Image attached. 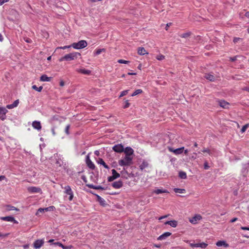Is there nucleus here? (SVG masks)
<instances>
[{
	"label": "nucleus",
	"instance_id": "f257e3e1",
	"mask_svg": "<svg viewBox=\"0 0 249 249\" xmlns=\"http://www.w3.org/2000/svg\"><path fill=\"white\" fill-rule=\"evenodd\" d=\"M81 56V54L77 52H72L65 55L64 56L59 59V61H71L76 59L78 57Z\"/></svg>",
	"mask_w": 249,
	"mask_h": 249
},
{
	"label": "nucleus",
	"instance_id": "f03ea898",
	"mask_svg": "<svg viewBox=\"0 0 249 249\" xmlns=\"http://www.w3.org/2000/svg\"><path fill=\"white\" fill-rule=\"evenodd\" d=\"M133 157L128 156H125L124 158L119 160V164L120 166H129L132 163Z\"/></svg>",
	"mask_w": 249,
	"mask_h": 249
},
{
	"label": "nucleus",
	"instance_id": "7ed1b4c3",
	"mask_svg": "<svg viewBox=\"0 0 249 249\" xmlns=\"http://www.w3.org/2000/svg\"><path fill=\"white\" fill-rule=\"evenodd\" d=\"M88 45L86 41L82 40L78 42H74L71 44V46L75 49H81L85 48Z\"/></svg>",
	"mask_w": 249,
	"mask_h": 249
},
{
	"label": "nucleus",
	"instance_id": "20e7f679",
	"mask_svg": "<svg viewBox=\"0 0 249 249\" xmlns=\"http://www.w3.org/2000/svg\"><path fill=\"white\" fill-rule=\"evenodd\" d=\"M64 189H65L64 193L70 196L69 198V200L71 201L73 197V195L71 187L67 185L66 186Z\"/></svg>",
	"mask_w": 249,
	"mask_h": 249
},
{
	"label": "nucleus",
	"instance_id": "39448f33",
	"mask_svg": "<svg viewBox=\"0 0 249 249\" xmlns=\"http://www.w3.org/2000/svg\"><path fill=\"white\" fill-rule=\"evenodd\" d=\"M184 148V147H182L180 148L174 149L173 148L171 147H168V150L171 152H173L175 155H179L182 153L183 152Z\"/></svg>",
	"mask_w": 249,
	"mask_h": 249
},
{
	"label": "nucleus",
	"instance_id": "423d86ee",
	"mask_svg": "<svg viewBox=\"0 0 249 249\" xmlns=\"http://www.w3.org/2000/svg\"><path fill=\"white\" fill-rule=\"evenodd\" d=\"M27 191L31 193H41V189L39 187L31 186L27 188Z\"/></svg>",
	"mask_w": 249,
	"mask_h": 249
},
{
	"label": "nucleus",
	"instance_id": "0eeeda50",
	"mask_svg": "<svg viewBox=\"0 0 249 249\" xmlns=\"http://www.w3.org/2000/svg\"><path fill=\"white\" fill-rule=\"evenodd\" d=\"M202 219V216L200 214H196L194 217L190 218L189 221L193 224H196L197 223L198 221Z\"/></svg>",
	"mask_w": 249,
	"mask_h": 249
},
{
	"label": "nucleus",
	"instance_id": "6e6552de",
	"mask_svg": "<svg viewBox=\"0 0 249 249\" xmlns=\"http://www.w3.org/2000/svg\"><path fill=\"white\" fill-rule=\"evenodd\" d=\"M7 110L4 107H0V118L2 120H4L6 118V114L7 112Z\"/></svg>",
	"mask_w": 249,
	"mask_h": 249
},
{
	"label": "nucleus",
	"instance_id": "1a4fd4ad",
	"mask_svg": "<svg viewBox=\"0 0 249 249\" xmlns=\"http://www.w3.org/2000/svg\"><path fill=\"white\" fill-rule=\"evenodd\" d=\"M86 164L88 167L92 170H93L95 168V166L94 164L92 162V161L90 160L89 155H87L86 157Z\"/></svg>",
	"mask_w": 249,
	"mask_h": 249
},
{
	"label": "nucleus",
	"instance_id": "9d476101",
	"mask_svg": "<svg viewBox=\"0 0 249 249\" xmlns=\"http://www.w3.org/2000/svg\"><path fill=\"white\" fill-rule=\"evenodd\" d=\"M112 149L116 152L121 153L124 151V148L123 145L121 144L115 145L113 147Z\"/></svg>",
	"mask_w": 249,
	"mask_h": 249
},
{
	"label": "nucleus",
	"instance_id": "9b49d317",
	"mask_svg": "<svg viewBox=\"0 0 249 249\" xmlns=\"http://www.w3.org/2000/svg\"><path fill=\"white\" fill-rule=\"evenodd\" d=\"M44 244V241L42 239L37 240L34 243V247L35 249H39Z\"/></svg>",
	"mask_w": 249,
	"mask_h": 249
},
{
	"label": "nucleus",
	"instance_id": "f8f14e48",
	"mask_svg": "<svg viewBox=\"0 0 249 249\" xmlns=\"http://www.w3.org/2000/svg\"><path fill=\"white\" fill-rule=\"evenodd\" d=\"M123 152L125 153V156L132 157L131 156L133 154L134 150L130 147H126L124 149Z\"/></svg>",
	"mask_w": 249,
	"mask_h": 249
},
{
	"label": "nucleus",
	"instance_id": "ddd939ff",
	"mask_svg": "<svg viewBox=\"0 0 249 249\" xmlns=\"http://www.w3.org/2000/svg\"><path fill=\"white\" fill-rule=\"evenodd\" d=\"M0 219L3 221H9V222H13L14 223L17 224L18 222L17 220H16L14 217L11 216L1 217Z\"/></svg>",
	"mask_w": 249,
	"mask_h": 249
},
{
	"label": "nucleus",
	"instance_id": "4468645a",
	"mask_svg": "<svg viewBox=\"0 0 249 249\" xmlns=\"http://www.w3.org/2000/svg\"><path fill=\"white\" fill-rule=\"evenodd\" d=\"M112 186L115 189H119L123 186V182L121 180L112 183Z\"/></svg>",
	"mask_w": 249,
	"mask_h": 249
},
{
	"label": "nucleus",
	"instance_id": "2eb2a0df",
	"mask_svg": "<svg viewBox=\"0 0 249 249\" xmlns=\"http://www.w3.org/2000/svg\"><path fill=\"white\" fill-rule=\"evenodd\" d=\"M32 126L35 129H36L38 130H40L41 129V124L39 121H34L32 123Z\"/></svg>",
	"mask_w": 249,
	"mask_h": 249
},
{
	"label": "nucleus",
	"instance_id": "dca6fc26",
	"mask_svg": "<svg viewBox=\"0 0 249 249\" xmlns=\"http://www.w3.org/2000/svg\"><path fill=\"white\" fill-rule=\"evenodd\" d=\"M171 235V233L170 232H165L160 236H159L157 238L158 240H163L166 239L167 237L170 236Z\"/></svg>",
	"mask_w": 249,
	"mask_h": 249
},
{
	"label": "nucleus",
	"instance_id": "f3484780",
	"mask_svg": "<svg viewBox=\"0 0 249 249\" xmlns=\"http://www.w3.org/2000/svg\"><path fill=\"white\" fill-rule=\"evenodd\" d=\"M218 104L221 107L224 108H227L229 103L224 100H220L218 101Z\"/></svg>",
	"mask_w": 249,
	"mask_h": 249
},
{
	"label": "nucleus",
	"instance_id": "a211bd4d",
	"mask_svg": "<svg viewBox=\"0 0 249 249\" xmlns=\"http://www.w3.org/2000/svg\"><path fill=\"white\" fill-rule=\"evenodd\" d=\"M76 71L82 73L83 74L89 75L91 73V71L89 70H86L85 69H77Z\"/></svg>",
	"mask_w": 249,
	"mask_h": 249
},
{
	"label": "nucleus",
	"instance_id": "6ab92c4d",
	"mask_svg": "<svg viewBox=\"0 0 249 249\" xmlns=\"http://www.w3.org/2000/svg\"><path fill=\"white\" fill-rule=\"evenodd\" d=\"M54 244L61 247L63 249H71L73 247L72 246H71V245L65 246L59 242H55L54 243Z\"/></svg>",
	"mask_w": 249,
	"mask_h": 249
},
{
	"label": "nucleus",
	"instance_id": "aec40b11",
	"mask_svg": "<svg viewBox=\"0 0 249 249\" xmlns=\"http://www.w3.org/2000/svg\"><path fill=\"white\" fill-rule=\"evenodd\" d=\"M165 225H169L173 228H175L178 225V222L176 220L168 221L165 222Z\"/></svg>",
	"mask_w": 249,
	"mask_h": 249
},
{
	"label": "nucleus",
	"instance_id": "412c9836",
	"mask_svg": "<svg viewBox=\"0 0 249 249\" xmlns=\"http://www.w3.org/2000/svg\"><path fill=\"white\" fill-rule=\"evenodd\" d=\"M216 245L218 247L224 246L225 248L229 247V245L224 241H218L216 243Z\"/></svg>",
	"mask_w": 249,
	"mask_h": 249
},
{
	"label": "nucleus",
	"instance_id": "4be33fe9",
	"mask_svg": "<svg viewBox=\"0 0 249 249\" xmlns=\"http://www.w3.org/2000/svg\"><path fill=\"white\" fill-rule=\"evenodd\" d=\"M204 77L211 81H214L215 80V77L214 75L211 73H206L205 74Z\"/></svg>",
	"mask_w": 249,
	"mask_h": 249
},
{
	"label": "nucleus",
	"instance_id": "5701e85b",
	"mask_svg": "<svg viewBox=\"0 0 249 249\" xmlns=\"http://www.w3.org/2000/svg\"><path fill=\"white\" fill-rule=\"evenodd\" d=\"M202 152L203 153H208L210 156H212L213 155V152H214V149H213L212 150H210L208 148H203L202 150Z\"/></svg>",
	"mask_w": 249,
	"mask_h": 249
},
{
	"label": "nucleus",
	"instance_id": "b1692460",
	"mask_svg": "<svg viewBox=\"0 0 249 249\" xmlns=\"http://www.w3.org/2000/svg\"><path fill=\"white\" fill-rule=\"evenodd\" d=\"M97 201L99 202L101 205L105 206L106 205V201L104 198L100 196L97 195Z\"/></svg>",
	"mask_w": 249,
	"mask_h": 249
},
{
	"label": "nucleus",
	"instance_id": "393cba45",
	"mask_svg": "<svg viewBox=\"0 0 249 249\" xmlns=\"http://www.w3.org/2000/svg\"><path fill=\"white\" fill-rule=\"evenodd\" d=\"M148 163L146 161H143L142 164H141L139 166V168L141 171H142L145 168H147L148 166Z\"/></svg>",
	"mask_w": 249,
	"mask_h": 249
},
{
	"label": "nucleus",
	"instance_id": "a878e982",
	"mask_svg": "<svg viewBox=\"0 0 249 249\" xmlns=\"http://www.w3.org/2000/svg\"><path fill=\"white\" fill-rule=\"evenodd\" d=\"M97 162L98 164L102 165L105 168L107 169L109 168V166L106 163V162L102 159L99 158Z\"/></svg>",
	"mask_w": 249,
	"mask_h": 249
},
{
	"label": "nucleus",
	"instance_id": "bb28decb",
	"mask_svg": "<svg viewBox=\"0 0 249 249\" xmlns=\"http://www.w3.org/2000/svg\"><path fill=\"white\" fill-rule=\"evenodd\" d=\"M106 49H104V48L99 49L95 50L94 51L93 53L95 55H99L100 54H101L102 53L106 52Z\"/></svg>",
	"mask_w": 249,
	"mask_h": 249
},
{
	"label": "nucleus",
	"instance_id": "cd10ccee",
	"mask_svg": "<svg viewBox=\"0 0 249 249\" xmlns=\"http://www.w3.org/2000/svg\"><path fill=\"white\" fill-rule=\"evenodd\" d=\"M138 53L140 55H144L146 53H146V51L145 50V49L143 47H139L138 48Z\"/></svg>",
	"mask_w": 249,
	"mask_h": 249
},
{
	"label": "nucleus",
	"instance_id": "c85d7f7f",
	"mask_svg": "<svg viewBox=\"0 0 249 249\" xmlns=\"http://www.w3.org/2000/svg\"><path fill=\"white\" fill-rule=\"evenodd\" d=\"M55 165L56 167H61L63 164V161L60 158L56 159Z\"/></svg>",
	"mask_w": 249,
	"mask_h": 249
},
{
	"label": "nucleus",
	"instance_id": "c756f323",
	"mask_svg": "<svg viewBox=\"0 0 249 249\" xmlns=\"http://www.w3.org/2000/svg\"><path fill=\"white\" fill-rule=\"evenodd\" d=\"M51 79V77H48L47 75L44 74L40 77V81H50Z\"/></svg>",
	"mask_w": 249,
	"mask_h": 249
},
{
	"label": "nucleus",
	"instance_id": "7c9ffc66",
	"mask_svg": "<svg viewBox=\"0 0 249 249\" xmlns=\"http://www.w3.org/2000/svg\"><path fill=\"white\" fill-rule=\"evenodd\" d=\"M153 193L157 195H159L161 193H168V192L166 190H162V189H158L154 190L153 191Z\"/></svg>",
	"mask_w": 249,
	"mask_h": 249
},
{
	"label": "nucleus",
	"instance_id": "2f4dec72",
	"mask_svg": "<svg viewBox=\"0 0 249 249\" xmlns=\"http://www.w3.org/2000/svg\"><path fill=\"white\" fill-rule=\"evenodd\" d=\"M174 191L176 193H179V194H183L186 193V190L184 189H179V188H175L174 189Z\"/></svg>",
	"mask_w": 249,
	"mask_h": 249
},
{
	"label": "nucleus",
	"instance_id": "473e14b6",
	"mask_svg": "<svg viewBox=\"0 0 249 249\" xmlns=\"http://www.w3.org/2000/svg\"><path fill=\"white\" fill-rule=\"evenodd\" d=\"M87 186H88L89 188H91V189H96V190H100V189L103 190V188L102 187H101V186H95L92 184H87Z\"/></svg>",
	"mask_w": 249,
	"mask_h": 249
},
{
	"label": "nucleus",
	"instance_id": "72a5a7b5",
	"mask_svg": "<svg viewBox=\"0 0 249 249\" xmlns=\"http://www.w3.org/2000/svg\"><path fill=\"white\" fill-rule=\"evenodd\" d=\"M111 171L112 174V176L114 178L116 179L120 177V174L115 169H112Z\"/></svg>",
	"mask_w": 249,
	"mask_h": 249
},
{
	"label": "nucleus",
	"instance_id": "f704fd0d",
	"mask_svg": "<svg viewBox=\"0 0 249 249\" xmlns=\"http://www.w3.org/2000/svg\"><path fill=\"white\" fill-rule=\"evenodd\" d=\"M208 246V244L202 242L201 243H196V248H201L202 249H205Z\"/></svg>",
	"mask_w": 249,
	"mask_h": 249
},
{
	"label": "nucleus",
	"instance_id": "c9c22d12",
	"mask_svg": "<svg viewBox=\"0 0 249 249\" xmlns=\"http://www.w3.org/2000/svg\"><path fill=\"white\" fill-rule=\"evenodd\" d=\"M179 177L182 179H185L187 178L186 173L183 171H180L179 173Z\"/></svg>",
	"mask_w": 249,
	"mask_h": 249
},
{
	"label": "nucleus",
	"instance_id": "e433bc0d",
	"mask_svg": "<svg viewBox=\"0 0 249 249\" xmlns=\"http://www.w3.org/2000/svg\"><path fill=\"white\" fill-rule=\"evenodd\" d=\"M142 92V90L141 89H138L136 90L131 95L132 96H135L137 95L141 94Z\"/></svg>",
	"mask_w": 249,
	"mask_h": 249
},
{
	"label": "nucleus",
	"instance_id": "4c0bfd02",
	"mask_svg": "<svg viewBox=\"0 0 249 249\" xmlns=\"http://www.w3.org/2000/svg\"><path fill=\"white\" fill-rule=\"evenodd\" d=\"M191 35V32H187V33H183L181 35H180V36L182 38H188V37H189Z\"/></svg>",
	"mask_w": 249,
	"mask_h": 249
},
{
	"label": "nucleus",
	"instance_id": "58836bf2",
	"mask_svg": "<svg viewBox=\"0 0 249 249\" xmlns=\"http://www.w3.org/2000/svg\"><path fill=\"white\" fill-rule=\"evenodd\" d=\"M44 212H48V211H53L55 210V207L53 206H49L48 207L44 208Z\"/></svg>",
	"mask_w": 249,
	"mask_h": 249
},
{
	"label": "nucleus",
	"instance_id": "ea45409f",
	"mask_svg": "<svg viewBox=\"0 0 249 249\" xmlns=\"http://www.w3.org/2000/svg\"><path fill=\"white\" fill-rule=\"evenodd\" d=\"M32 88H33V89H35V90H36V91H37L38 92H40L42 90V89H43L42 86H40V87L38 88V87H36V85H33L32 86Z\"/></svg>",
	"mask_w": 249,
	"mask_h": 249
},
{
	"label": "nucleus",
	"instance_id": "a19ab883",
	"mask_svg": "<svg viewBox=\"0 0 249 249\" xmlns=\"http://www.w3.org/2000/svg\"><path fill=\"white\" fill-rule=\"evenodd\" d=\"M249 124H248L244 125L242 127V129H241V132L242 133L245 132L246 131V130L247 129V128L249 127Z\"/></svg>",
	"mask_w": 249,
	"mask_h": 249
},
{
	"label": "nucleus",
	"instance_id": "79ce46f5",
	"mask_svg": "<svg viewBox=\"0 0 249 249\" xmlns=\"http://www.w3.org/2000/svg\"><path fill=\"white\" fill-rule=\"evenodd\" d=\"M129 90H125L121 92L119 97L121 98L124 96L126 95L128 92Z\"/></svg>",
	"mask_w": 249,
	"mask_h": 249
},
{
	"label": "nucleus",
	"instance_id": "37998d69",
	"mask_svg": "<svg viewBox=\"0 0 249 249\" xmlns=\"http://www.w3.org/2000/svg\"><path fill=\"white\" fill-rule=\"evenodd\" d=\"M7 210L8 211H12V210H18V209L15 208V207L14 206H10V205H7Z\"/></svg>",
	"mask_w": 249,
	"mask_h": 249
},
{
	"label": "nucleus",
	"instance_id": "c03bdc74",
	"mask_svg": "<svg viewBox=\"0 0 249 249\" xmlns=\"http://www.w3.org/2000/svg\"><path fill=\"white\" fill-rule=\"evenodd\" d=\"M156 58L159 60H162L165 58V56L162 54H159L156 56Z\"/></svg>",
	"mask_w": 249,
	"mask_h": 249
},
{
	"label": "nucleus",
	"instance_id": "a18cd8bd",
	"mask_svg": "<svg viewBox=\"0 0 249 249\" xmlns=\"http://www.w3.org/2000/svg\"><path fill=\"white\" fill-rule=\"evenodd\" d=\"M118 62L120 64H128L129 61L124 59H119Z\"/></svg>",
	"mask_w": 249,
	"mask_h": 249
},
{
	"label": "nucleus",
	"instance_id": "49530a36",
	"mask_svg": "<svg viewBox=\"0 0 249 249\" xmlns=\"http://www.w3.org/2000/svg\"><path fill=\"white\" fill-rule=\"evenodd\" d=\"M242 39L241 38H240V37H234L233 38V42L234 43H236L238 42L239 41H242Z\"/></svg>",
	"mask_w": 249,
	"mask_h": 249
},
{
	"label": "nucleus",
	"instance_id": "de8ad7c7",
	"mask_svg": "<svg viewBox=\"0 0 249 249\" xmlns=\"http://www.w3.org/2000/svg\"><path fill=\"white\" fill-rule=\"evenodd\" d=\"M125 104L123 107L124 108H128L130 106V103L128 102V100H126L124 102Z\"/></svg>",
	"mask_w": 249,
	"mask_h": 249
},
{
	"label": "nucleus",
	"instance_id": "09e8293b",
	"mask_svg": "<svg viewBox=\"0 0 249 249\" xmlns=\"http://www.w3.org/2000/svg\"><path fill=\"white\" fill-rule=\"evenodd\" d=\"M71 47H72L71 45H69V46H63V47H57L56 48V49H61L64 50V49H66L70 48Z\"/></svg>",
	"mask_w": 249,
	"mask_h": 249
},
{
	"label": "nucleus",
	"instance_id": "8fccbe9b",
	"mask_svg": "<svg viewBox=\"0 0 249 249\" xmlns=\"http://www.w3.org/2000/svg\"><path fill=\"white\" fill-rule=\"evenodd\" d=\"M70 125L69 124L67 125L66 126L65 131V133H66L67 135H69V129H70Z\"/></svg>",
	"mask_w": 249,
	"mask_h": 249
},
{
	"label": "nucleus",
	"instance_id": "3c124183",
	"mask_svg": "<svg viewBox=\"0 0 249 249\" xmlns=\"http://www.w3.org/2000/svg\"><path fill=\"white\" fill-rule=\"evenodd\" d=\"M19 103V100H16V101H14V102L12 104L13 105H14V106L15 107H17Z\"/></svg>",
	"mask_w": 249,
	"mask_h": 249
},
{
	"label": "nucleus",
	"instance_id": "603ef678",
	"mask_svg": "<svg viewBox=\"0 0 249 249\" xmlns=\"http://www.w3.org/2000/svg\"><path fill=\"white\" fill-rule=\"evenodd\" d=\"M44 212V209L40 208L38 209L37 212L36 213V215H37L38 214V213H43Z\"/></svg>",
	"mask_w": 249,
	"mask_h": 249
},
{
	"label": "nucleus",
	"instance_id": "864d4df0",
	"mask_svg": "<svg viewBox=\"0 0 249 249\" xmlns=\"http://www.w3.org/2000/svg\"><path fill=\"white\" fill-rule=\"evenodd\" d=\"M204 169H206V170H207V169H208L209 168V167H209V165H208V162H205L204 163Z\"/></svg>",
	"mask_w": 249,
	"mask_h": 249
},
{
	"label": "nucleus",
	"instance_id": "5fc2aeb1",
	"mask_svg": "<svg viewBox=\"0 0 249 249\" xmlns=\"http://www.w3.org/2000/svg\"><path fill=\"white\" fill-rule=\"evenodd\" d=\"M6 107L7 108H8V109H12V108H14L15 107L14 106V105H13L12 104H10V105H7Z\"/></svg>",
	"mask_w": 249,
	"mask_h": 249
},
{
	"label": "nucleus",
	"instance_id": "6e6d98bb",
	"mask_svg": "<svg viewBox=\"0 0 249 249\" xmlns=\"http://www.w3.org/2000/svg\"><path fill=\"white\" fill-rule=\"evenodd\" d=\"M238 57V56H235L234 57H230V60L231 61H235L236 59H237V57Z\"/></svg>",
	"mask_w": 249,
	"mask_h": 249
},
{
	"label": "nucleus",
	"instance_id": "4d7b16f0",
	"mask_svg": "<svg viewBox=\"0 0 249 249\" xmlns=\"http://www.w3.org/2000/svg\"><path fill=\"white\" fill-rule=\"evenodd\" d=\"M9 0H0V5H2L5 2L9 1Z\"/></svg>",
	"mask_w": 249,
	"mask_h": 249
},
{
	"label": "nucleus",
	"instance_id": "13d9d810",
	"mask_svg": "<svg viewBox=\"0 0 249 249\" xmlns=\"http://www.w3.org/2000/svg\"><path fill=\"white\" fill-rule=\"evenodd\" d=\"M114 179H115V178H113V177H112V176H110V177H109L108 178V181H113V180H114Z\"/></svg>",
	"mask_w": 249,
	"mask_h": 249
},
{
	"label": "nucleus",
	"instance_id": "bf43d9fd",
	"mask_svg": "<svg viewBox=\"0 0 249 249\" xmlns=\"http://www.w3.org/2000/svg\"><path fill=\"white\" fill-rule=\"evenodd\" d=\"M190 246L192 247V248H196V244H195V243H190Z\"/></svg>",
	"mask_w": 249,
	"mask_h": 249
},
{
	"label": "nucleus",
	"instance_id": "052dcab7",
	"mask_svg": "<svg viewBox=\"0 0 249 249\" xmlns=\"http://www.w3.org/2000/svg\"><path fill=\"white\" fill-rule=\"evenodd\" d=\"M241 229L243 230H247V231H249V227H241Z\"/></svg>",
	"mask_w": 249,
	"mask_h": 249
},
{
	"label": "nucleus",
	"instance_id": "680f3d73",
	"mask_svg": "<svg viewBox=\"0 0 249 249\" xmlns=\"http://www.w3.org/2000/svg\"><path fill=\"white\" fill-rule=\"evenodd\" d=\"M236 220H237V218H232L231 220V223H233L234 222H235Z\"/></svg>",
	"mask_w": 249,
	"mask_h": 249
},
{
	"label": "nucleus",
	"instance_id": "e2e57ef3",
	"mask_svg": "<svg viewBox=\"0 0 249 249\" xmlns=\"http://www.w3.org/2000/svg\"><path fill=\"white\" fill-rule=\"evenodd\" d=\"M26 42L28 43H31L32 40L30 38H27L25 40Z\"/></svg>",
	"mask_w": 249,
	"mask_h": 249
},
{
	"label": "nucleus",
	"instance_id": "0e129e2a",
	"mask_svg": "<svg viewBox=\"0 0 249 249\" xmlns=\"http://www.w3.org/2000/svg\"><path fill=\"white\" fill-rule=\"evenodd\" d=\"M23 247L24 249H27L29 247V245L28 244L24 245L23 246Z\"/></svg>",
	"mask_w": 249,
	"mask_h": 249
},
{
	"label": "nucleus",
	"instance_id": "69168bd1",
	"mask_svg": "<svg viewBox=\"0 0 249 249\" xmlns=\"http://www.w3.org/2000/svg\"><path fill=\"white\" fill-rule=\"evenodd\" d=\"M6 178L4 176H0V181L2 180H4Z\"/></svg>",
	"mask_w": 249,
	"mask_h": 249
},
{
	"label": "nucleus",
	"instance_id": "338daca9",
	"mask_svg": "<svg viewBox=\"0 0 249 249\" xmlns=\"http://www.w3.org/2000/svg\"><path fill=\"white\" fill-rule=\"evenodd\" d=\"M168 216L167 215H164V216H162L161 217H160L159 219V220H161V219H162L163 218H166Z\"/></svg>",
	"mask_w": 249,
	"mask_h": 249
},
{
	"label": "nucleus",
	"instance_id": "774afa93",
	"mask_svg": "<svg viewBox=\"0 0 249 249\" xmlns=\"http://www.w3.org/2000/svg\"><path fill=\"white\" fill-rule=\"evenodd\" d=\"M245 16L249 18V12H247L245 14Z\"/></svg>",
	"mask_w": 249,
	"mask_h": 249
}]
</instances>
